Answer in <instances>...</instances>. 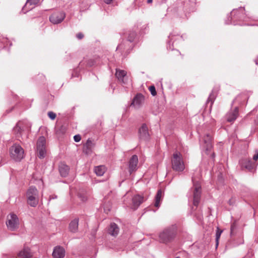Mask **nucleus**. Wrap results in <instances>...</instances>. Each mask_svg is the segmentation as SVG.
<instances>
[{
    "label": "nucleus",
    "mask_w": 258,
    "mask_h": 258,
    "mask_svg": "<svg viewBox=\"0 0 258 258\" xmlns=\"http://www.w3.org/2000/svg\"><path fill=\"white\" fill-rule=\"evenodd\" d=\"M212 158H214V157H215V153H212Z\"/></svg>",
    "instance_id": "a18cd8bd"
},
{
    "label": "nucleus",
    "mask_w": 258,
    "mask_h": 258,
    "mask_svg": "<svg viewBox=\"0 0 258 258\" xmlns=\"http://www.w3.org/2000/svg\"><path fill=\"white\" fill-rule=\"evenodd\" d=\"M6 224L8 229L11 231H14L17 229L19 227V221L17 215L14 214L8 215Z\"/></svg>",
    "instance_id": "6e6552de"
},
{
    "label": "nucleus",
    "mask_w": 258,
    "mask_h": 258,
    "mask_svg": "<svg viewBox=\"0 0 258 258\" xmlns=\"http://www.w3.org/2000/svg\"><path fill=\"white\" fill-rule=\"evenodd\" d=\"M79 219L76 218L74 219L70 224V229L73 232H75L78 230Z\"/></svg>",
    "instance_id": "393cba45"
},
{
    "label": "nucleus",
    "mask_w": 258,
    "mask_h": 258,
    "mask_svg": "<svg viewBox=\"0 0 258 258\" xmlns=\"http://www.w3.org/2000/svg\"><path fill=\"white\" fill-rule=\"evenodd\" d=\"M193 187L191 188L190 194L193 200V204L197 206L200 203L201 194V186L199 181H195L194 178H192Z\"/></svg>",
    "instance_id": "7ed1b4c3"
},
{
    "label": "nucleus",
    "mask_w": 258,
    "mask_h": 258,
    "mask_svg": "<svg viewBox=\"0 0 258 258\" xmlns=\"http://www.w3.org/2000/svg\"><path fill=\"white\" fill-rule=\"evenodd\" d=\"M76 36L78 39H81L83 38L84 35L81 33H79L77 34Z\"/></svg>",
    "instance_id": "4c0bfd02"
},
{
    "label": "nucleus",
    "mask_w": 258,
    "mask_h": 258,
    "mask_svg": "<svg viewBox=\"0 0 258 258\" xmlns=\"http://www.w3.org/2000/svg\"><path fill=\"white\" fill-rule=\"evenodd\" d=\"M241 164L243 167L249 171H252L255 167L254 164L249 159L242 161Z\"/></svg>",
    "instance_id": "4be33fe9"
},
{
    "label": "nucleus",
    "mask_w": 258,
    "mask_h": 258,
    "mask_svg": "<svg viewBox=\"0 0 258 258\" xmlns=\"http://www.w3.org/2000/svg\"><path fill=\"white\" fill-rule=\"evenodd\" d=\"M123 44H120L118 45L117 47V50H123L124 49Z\"/></svg>",
    "instance_id": "58836bf2"
},
{
    "label": "nucleus",
    "mask_w": 258,
    "mask_h": 258,
    "mask_svg": "<svg viewBox=\"0 0 258 258\" xmlns=\"http://www.w3.org/2000/svg\"><path fill=\"white\" fill-rule=\"evenodd\" d=\"M133 208L136 209L144 201V198L139 195H136L133 198Z\"/></svg>",
    "instance_id": "a211bd4d"
},
{
    "label": "nucleus",
    "mask_w": 258,
    "mask_h": 258,
    "mask_svg": "<svg viewBox=\"0 0 258 258\" xmlns=\"http://www.w3.org/2000/svg\"><path fill=\"white\" fill-rule=\"evenodd\" d=\"M64 18L65 14L63 12H58L52 14L49 17V20L52 23L56 24L61 22Z\"/></svg>",
    "instance_id": "1a4fd4ad"
},
{
    "label": "nucleus",
    "mask_w": 258,
    "mask_h": 258,
    "mask_svg": "<svg viewBox=\"0 0 258 258\" xmlns=\"http://www.w3.org/2000/svg\"><path fill=\"white\" fill-rule=\"evenodd\" d=\"M65 255L64 249L60 246L54 248L52 256L54 258H63Z\"/></svg>",
    "instance_id": "2eb2a0df"
},
{
    "label": "nucleus",
    "mask_w": 258,
    "mask_h": 258,
    "mask_svg": "<svg viewBox=\"0 0 258 258\" xmlns=\"http://www.w3.org/2000/svg\"><path fill=\"white\" fill-rule=\"evenodd\" d=\"M28 204L31 207H36L39 202V192L35 186H30L26 193Z\"/></svg>",
    "instance_id": "f03ea898"
},
{
    "label": "nucleus",
    "mask_w": 258,
    "mask_h": 258,
    "mask_svg": "<svg viewBox=\"0 0 258 258\" xmlns=\"http://www.w3.org/2000/svg\"><path fill=\"white\" fill-rule=\"evenodd\" d=\"M253 159L255 161H256L258 159V152L253 156Z\"/></svg>",
    "instance_id": "ea45409f"
},
{
    "label": "nucleus",
    "mask_w": 258,
    "mask_h": 258,
    "mask_svg": "<svg viewBox=\"0 0 258 258\" xmlns=\"http://www.w3.org/2000/svg\"><path fill=\"white\" fill-rule=\"evenodd\" d=\"M139 136L141 140H147L149 138L148 128L146 124H143L139 129Z\"/></svg>",
    "instance_id": "9d476101"
},
{
    "label": "nucleus",
    "mask_w": 258,
    "mask_h": 258,
    "mask_svg": "<svg viewBox=\"0 0 258 258\" xmlns=\"http://www.w3.org/2000/svg\"><path fill=\"white\" fill-rule=\"evenodd\" d=\"M238 115V108L236 107L233 110H230L226 114V119L228 122H233Z\"/></svg>",
    "instance_id": "4468645a"
},
{
    "label": "nucleus",
    "mask_w": 258,
    "mask_h": 258,
    "mask_svg": "<svg viewBox=\"0 0 258 258\" xmlns=\"http://www.w3.org/2000/svg\"><path fill=\"white\" fill-rule=\"evenodd\" d=\"M216 98V93L212 91V92L210 93L208 100L207 101V104L210 103V106L211 107L212 104L214 102V101Z\"/></svg>",
    "instance_id": "bb28decb"
},
{
    "label": "nucleus",
    "mask_w": 258,
    "mask_h": 258,
    "mask_svg": "<svg viewBox=\"0 0 258 258\" xmlns=\"http://www.w3.org/2000/svg\"><path fill=\"white\" fill-rule=\"evenodd\" d=\"M163 197V191L161 189H159L155 197V202L154 203V206L156 208H159L162 200Z\"/></svg>",
    "instance_id": "5701e85b"
},
{
    "label": "nucleus",
    "mask_w": 258,
    "mask_h": 258,
    "mask_svg": "<svg viewBox=\"0 0 258 258\" xmlns=\"http://www.w3.org/2000/svg\"><path fill=\"white\" fill-rule=\"evenodd\" d=\"M82 63H83V62H80V66H82Z\"/></svg>",
    "instance_id": "de8ad7c7"
},
{
    "label": "nucleus",
    "mask_w": 258,
    "mask_h": 258,
    "mask_svg": "<svg viewBox=\"0 0 258 258\" xmlns=\"http://www.w3.org/2000/svg\"><path fill=\"white\" fill-rule=\"evenodd\" d=\"M255 63H256L257 65H258V62H257L256 60H255Z\"/></svg>",
    "instance_id": "09e8293b"
},
{
    "label": "nucleus",
    "mask_w": 258,
    "mask_h": 258,
    "mask_svg": "<svg viewBox=\"0 0 258 258\" xmlns=\"http://www.w3.org/2000/svg\"><path fill=\"white\" fill-rule=\"evenodd\" d=\"M69 170V167L65 164L61 163L59 166V171L62 177H66L68 175Z\"/></svg>",
    "instance_id": "6ab92c4d"
},
{
    "label": "nucleus",
    "mask_w": 258,
    "mask_h": 258,
    "mask_svg": "<svg viewBox=\"0 0 258 258\" xmlns=\"http://www.w3.org/2000/svg\"><path fill=\"white\" fill-rule=\"evenodd\" d=\"M222 233V230H220L218 227L217 228L216 233V246H218L219 243V239L220 237L221 234Z\"/></svg>",
    "instance_id": "cd10ccee"
},
{
    "label": "nucleus",
    "mask_w": 258,
    "mask_h": 258,
    "mask_svg": "<svg viewBox=\"0 0 258 258\" xmlns=\"http://www.w3.org/2000/svg\"><path fill=\"white\" fill-rule=\"evenodd\" d=\"M113 0H104V2L107 4H111Z\"/></svg>",
    "instance_id": "a19ab883"
},
{
    "label": "nucleus",
    "mask_w": 258,
    "mask_h": 258,
    "mask_svg": "<svg viewBox=\"0 0 258 258\" xmlns=\"http://www.w3.org/2000/svg\"><path fill=\"white\" fill-rule=\"evenodd\" d=\"M149 90L152 96H154L157 94L156 89L154 86H151L149 88Z\"/></svg>",
    "instance_id": "7c9ffc66"
},
{
    "label": "nucleus",
    "mask_w": 258,
    "mask_h": 258,
    "mask_svg": "<svg viewBox=\"0 0 258 258\" xmlns=\"http://www.w3.org/2000/svg\"><path fill=\"white\" fill-rule=\"evenodd\" d=\"M11 157L16 161H20L24 157V150L21 146L15 144L10 149Z\"/></svg>",
    "instance_id": "423d86ee"
},
{
    "label": "nucleus",
    "mask_w": 258,
    "mask_h": 258,
    "mask_svg": "<svg viewBox=\"0 0 258 258\" xmlns=\"http://www.w3.org/2000/svg\"><path fill=\"white\" fill-rule=\"evenodd\" d=\"M93 146V142L90 140L88 139L85 144V147L87 148V149L90 151L91 150V148Z\"/></svg>",
    "instance_id": "c756f323"
},
{
    "label": "nucleus",
    "mask_w": 258,
    "mask_h": 258,
    "mask_svg": "<svg viewBox=\"0 0 258 258\" xmlns=\"http://www.w3.org/2000/svg\"><path fill=\"white\" fill-rule=\"evenodd\" d=\"M173 36L172 35H169V38L170 39V40L168 42L167 48L168 49L172 50V46L173 45V43H171V41L173 39Z\"/></svg>",
    "instance_id": "72a5a7b5"
},
{
    "label": "nucleus",
    "mask_w": 258,
    "mask_h": 258,
    "mask_svg": "<svg viewBox=\"0 0 258 258\" xmlns=\"http://www.w3.org/2000/svg\"><path fill=\"white\" fill-rule=\"evenodd\" d=\"M48 116H49V117L50 119H51L52 120L54 119L56 117L55 113H54V112H51V111L48 112Z\"/></svg>",
    "instance_id": "f704fd0d"
},
{
    "label": "nucleus",
    "mask_w": 258,
    "mask_h": 258,
    "mask_svg": "<svg viewBox=\"0 0 258 258\" xmlns=\"http://www.w3.org/2000/svg\"><path fill=\"white\" fill-rule=\"evenodd\" d=\"M204 148L207 152V154H209L208 151H210L212 147V137L210 134H207L204 138Z\"/></svg>",
    "instance_id": "ddd939ff"
},
{
    "label": "nucleus",
    "mask_w": 258,
    "mask_h": 258,
    "mask_svg": "<svg viewBox=\"0 0 258 258\" xmlns=\"http://www.w3.org/2000/svg\"><path fill=\"white\" fill-rule=\"evenodd\" d=\"M78 196H79V198L83 202H85L87 200V197L85 194L79 193Z\"/></svg>",
    "instance_id": "2f4dec72"
},
{
    "label": "nucleus",
    "mask_w": 258,
    "mask_h": 258,
    "mask_svg": "<svg viewBox=\"0 0 258 258\" xmlns=\"http://www.w3.org/2000/svg\"><path fill=\"white\" fill-rule=\"evenodd\" d=\"M18 256L19 258H30L32 254L29 248H25L19 252Z\"/></svg>",
    "instance_id": "412c9836"
},
{
    "label": "nucleus",
    "mask_w": 258,
    "mask_h": 258,
    "mask_svg": "<svg viewBox=\"0 0 258 258\" xmlns=\"http://www.w3.org/2000/svg\"><path fill=\"white\" fill-rule=\"evenodd\" d=\"M138 163V157L136 155H134L129 161V172L130 174L137 169Z\"/></svg>",
    "instance_id": "f8f14e48"
},
{
    "label": "nucleus",
    "mask_w": 258,
    "mask_h": 258,
    "mask_svg": "<svg viewBox=\"0 0 258 258\" xmlns=\"http://www.w3.org/2000/svg\"><path fill=\"white\" fill-rule=\"evenodd\" d=\"M136 36V33L134 31H131L129 33L127 40L130 42H133Z\"/></svg>",
    "instance_id": "c85d7f7f"
},
{
    "label": "nucleus",
    "mask_w": 258,
    "mask_h": 258,
    "mask_svg": "<svg viewBox=\"0 0 258 258\" xmlns=\"http://www.w3.org/2000/svg\"><path fill=\"white\" fill-rule=\"evenodd\" d=\"M115 76L120 82L124 84H126L127 77L126 72L122 70H116Z\"/></svg>",
    "instance_id": "f3484780"
},
{
    "label": "nucleus",
    "mask_w": 258,
    "mask_h": 258,
    "mask_svg": "<svg viewBox=\"0 0 258 258\" xmlns=\"http://www.w3.org/2000/svg\"><path fill=\"white\" fill-rule=\"evenodd\" d=\"M153 0H147V3L148 4H151L152 3Z\"/></svg>",
    "instance_id": "c03bdc74"
},
{
    "label": "nucleus",
    "mask_w": 258,
    "mask_h": 258,
    "mask_svg": "<svg viewBox=\"0 0 258 258\" xmlns=\"http://www.w3.org/2000/svg\"><path fill=\"white\" fill-rule=\"evenodd\" d=\"M176 233V227L174 225L165 229L159 235L160 240L163 243L171 241L175 237Z\"/></svg>",
    "instance_id": "20e7f679"
},
{
    "label": "nucleus",
    "mask_w": 258,
    "mask_h": 258,
    "mask_svg": "<svg viewBox=\"0 0 258 258\" xmlns=\"http://www.w3.org/2000/svg\"><path fill=\"white\" fill-rule=\"evenodd\" d=\"M95 64V62L93 60L90 59L87 62V65L89 67L93 66Z\"/></svg>",
    "instance_id": "e433bc0d"
},
{
    "label": "nucleus",
    "mask_w": 258,
    "mask_h": 258,
    "mask_svg": "<svg viewBox=\"0 0 258 258\" xmlns=\"http://www.w3.org/2000/svg\"><path fill=\"white\" fill-rule=\"evenodd\" d=\"M172 168L176 172H182L185 168L181 154L177 151L174 152L171 158Z\"/></svg>",
    "instance_id": "f257e3e1"
},
{
    "label": "nucleus",
    "mask_w": 258,
    "mask_h": 258,
    "mask_svg": "<svg viewBox=\"0 0 258 258\" xmlns=\"http://www.w3.org/2000/svg\"><path fill=\"white\" fill-rule=\"evenodd\" d=\"M39 0H27L25 6L23 8V11L25 10V8H27L28 6H32L28 8V10L26 11H28L31 9H32L35 5H37L39 3Z\"/></svg>",
    "instance_id": "b1692460"
},
{
    "label": "nucleus",
    "mask_w": 258,
    "mask_h": 258,
    "mask_svg": "<svg viewBox=\"0 0 258 258\" xmlns=\"http://www.w3.org/2000/svg\"><path fill=\"white\" fill-rule=\"evenodd\" d=\"M37 153L38 157L42 159L45 156L46 153V140L42 136L39 138L37 142Z\"/></svg>",
    "instance_id": "0eeeda50"
},
{
    "label": "nucleus",
    "mask_w": 258,
    "mask_h": 258,
    "mask_svg": "<svg viewBox=\"0 0 258 258\" xmlns=\"http://www.w3.org/2000/svg\"><path fill=\"white\" fill-rule=\"evenodd\" d=\"M234 202V200H233L232 199H230V200H229V201H228V203H229V204L230 205H233V204Z\"/></svg>",
    "instance_id": "79ce46f5"
},
{
    "label": "nucleus",
    "mask_w": 258,
    "mask_h": 258,
    "mask_svg": "<svg viewBox=\"0 0 258 258\" xmlns=\"http://www.w3.org/2000/svg\"><path fill=\"white\" fill-rule=\"evenodd\" d=\"M144 101V96L139 93L136 95L134 98L131 105L136 108H139L143 104Z\"/></svg>",
    "instance_id": "9b49d317"
},
{
    "label": "nucleus",
    "mask_w": 258,
    "mask_h": 258,
    "mask_svg": "<svg viewBox=\"0 0 258 258\" xmlns=\"http://www.w3.org/2000/svg\"><path fill=\"white\" fill-rule=\"evenodd\" d=\"M26 122L24 121H19L13 128V132L17 136L21 135V133L24 130Z\"/></svg>",
    "instance_id": "dca6fc26"
},
{
    "label": "nucleus",
    "mask_w": 258,
    "mask_h": 258,
    "mask_svg": "<svg viewBox=\"0 0 258 258\" xmlns=\"http://www.w3.org/2000/svg\"><path fill=\"white\" fill-rule=\"evenodd\" d=\"M106 171V168L103 165H100L94 168V172L97 176H102Z\"/></svg>",
    "instance_id": "a878e982"
},
{
    "label": "nucleus",
    "mask_w": 258,
    "mask_h": 258,
    "mask_svg": "<svg viewBox=\"0 0 258 258\" xmlns=\"http://www.w3.org/2000/svg\"><path fill=\"white\" fill-rule=\"evenodd\" d=\"M198 219L199 220H202V218H201V217L200 216L198 217Z\"/></svg>",
    "instance_id": "49530a36"
},
{
    "label": "nucleus",
    "mask_w": 258,
    "mask_h": 258,
    "mask_svg": "<svg viewBox=\"0 0 258 258\" xmlns=\"http://www.w3.org/2000/svg\"><path fill=\"white\" fill-rule=\"evenodd\" d=\"M74 140L76 142H79L81 140V137L80 135H76L74 136Z\"/></svg>",
    "instance_id": "c9c22d12"
},
{
    "label": "nucleus",
    "mask_w": 258,
    "mask_h": 258,
    "mask_svg": "<svg viewBox=\"0 0 258 258\" xmlns=\"http://www.w3.org/2000/svg\"><path fill=\"white\" fill-rule=\"evenodd\" d=\"M244 8L243 7H240L238 9L233 10L230 14V21L233 22H227L226 21V24H233L234 25L237 24L235 23V21L238 20H244L245 19L246 15L244 13Z\"/></svg>",
    "instance_id": "39448f33"
},
{
    "label": "nucleus",
    "mask_w": 258,
    "mask_h": 258,
    "mask_svg": "<svg viewBox=\"0 0 258 258\" xmlns=\"http://www.w3.org/2000/svg\"><path fill=\"white\" fill-rule=\"evenodd\" d=\"M119 232V228L117 225L114 223H111L108 229L109 233L113 236H116Z\"/></svg>",
    "instance_id": "aec40b11"
},
{
    "label": "nucleus",
    "mask_w": 258,
    "mask_h": 258,
    "mask_svg": "<svg viewBox=\"0 0 258 258\" xmlns=\"http://www.w3.org/2000/svg\"><path fill=\"white\" fill-rule=\"evenodd\" d=\"M57 198V196H51L50 197V199H56Z\"/></svg>",
    "instance_id": "37998d69"
},
{
    "label": "nucleus",
    "mask_w": 258,
    "mask_h": 258,
    "mask_svg": "<svg viewBox=\"0 0 258 258\" xmlns=\"http://www.w3.org/2000/svg\"><path fill=\"white\" fill-rule=\"evenodd\" d=\"M236 228V225L235 223H233L231 225L230 228V235L232 236L234 234V231Z\"/></svg>",
    "instance_id": "473e14b6"
}]
</instances>
